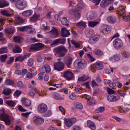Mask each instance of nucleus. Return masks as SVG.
I'll return each instance as SVG.
<instances>
[{
  "label": "nucleus",
  "instance_id": "1",
  "mask_svg": "<svg viewBox=\"0 0 130 130\" xmlns=\"http://www.w3.org/2000/svg\"><path fill=\"white\" fill-rule=\"evenodd\" d=\"M0 119L4 121L7 125H10L11 123V117L8 115L5 114L3 110H0Z\"/></svg>",
  "mask_w": 130,
  "mask_h": 130
},
{
  "label": "nucleus",
  "instance_id": "2",
  "mask_svg": "<svg viewBox=\"0 0 130 130\" xmlns=\"http://www.w3.org/2000/svg\"><path fill=\"white\" fill-rule=\"evenodd\" d=\"M73 65L75 68L79 69H83L87 66L86 62L84 59H76Z\"/></svg>",
  "mask_w": 130,
  "mask_h": 130
},
{
  "label": "nucleus",
  "instance_id": "3",
  "mask_svg": "<svg viewBox=\"0 0 130 130\" xmlns=\"http://www.w3.org/2000/svg\"><path fill=\"white\" fill-rule=\"evenodd\" d=\"M55 51L59 57H62L64 56L68 50L63 46H61L55 49Z\"/></svg>",
  "mask_w": 130,
  "mask_h": 130
},
{
  "label": "nucleus",
  "instance_id": "4",
  "mask_svg": "<svg viewBox=\"0 0 130 130\" xmlns=\"http://www.w3.org/2000/svg\"><path fill=\"white\" fill-rule=\"evenodd\" d=\"M120 99V97L117 94H113L109 95L107 96V100L111 102H116L118 101Z\"/></svg>",
  "mask_w": 130,
  "mask_h": 130
},
{
  "label": "nucleus",
  "instance_id": "5",
  "mask_svg": "<svg viewBox=\"0 0 130 130\" xmlns=\"http://www.w3.org/2000/svg\"><path fill=\"white\" fill-rule=\"evenodd\" d=\"M26 2L23 0H19L15 3L16 7L18 9L22 10L27 6Z\"/></svg>",
  "mask_w": 130,
  "mask_h": 130
},
{
  "label": "nucleus",
  "instance_id": "6",
  "mask_svg": "<svg viewBox=\"0 0 130 130\" xmlns=\"http://www.w3.org/2000/svg\"><path fill=\"white\" fill-rule=\"evenodd\" d=\"M32 120L34 123L38 125H41L44 122V119L43 118L38 116L34 117Z\"/></svg>",
  "mask_w": 130,
  "mask_h": 130
},
{
  "label": "nucleus",
  "instance_id": "7",
  "mask_svg": "<svg viewBox=\"0 0 130 130\" xmlns=\"http://www.w3.org/2000/svg\"><path fill=\"white\" fill-rule=\"evenodd\" d=\"M76 121V119L75 118L65 119L64 122L66 125L69 127L72 125Z\"/></svg>",
  "mask_w": 130,
  "mask_h": 130
},
{
  "label": "nucleus",
  "instance_id": "8",
  "mask_svg": "<svg viewBox=\"0 0 130 130\" xmlns=\"http://www.w3.org/2000/svg\"><path fill=\"white\" fill-rule=\"evenodd\" d=\"M113 45L114 47L116 49H118L122 47L123 45L121 40L119 38L115 39L113 42Z\"/></svg>",
  "mask_w": 130,
  "mask_h": 130
},
{
  "label": "nucleus",
  "instance_id": "9",
  "mask_svg": "<svg viewBox=\"0 0 130 130\" xmlns=\"http://www.w3.org/2000/svg\"><path fill=\"white\" fill-rule=\"evenodd\" d=\"M51 71L50 67L48 65H44L42 67L39 69L40 72L41 73H48L50 72Z\"/></svg>",
  "mask_w": 130,
  "mask_h": 130
},
{
  "label": "nucleus",
  "instance_id": "10",
  "mask_svg": "<svg viewBox=\"0 0 130 130\" xmlns=\"http://www.w3.org/2000/svg\"><path fill=\"white\" fill-rule=\"evenodd\" d=\"M54 69L58 71H62L64 67V64L62 62H59L55 63L54 64Z\"/></svg>",
  "mask_w": 130,
  "mask_h": 130
},
{
  "label": "nucleus",
  "instance_id": "11",
  "mask_svg": "<svg viewBox=\"0 0 130 130\" xmlns=\"http://www.w3.org/2000/svg\"><path fill=\"white\" fill-rule=\"evenodd\" d=\"M68 13L70 15H74L77 19L79 18L80 17L79 11L74 8L69 9Z\"/></svg>",
  "mask_w": 130,
  "mask_h": 130
},
{
  "label": "nucleus",
  "instance_id": "12",
  "mask_svg": "<svg viewBox=\"0 0 130 130\" xmlns=\"http://www.w3.org/2000/svg\"><path fill=\"white\" fill-rule=\"evenodd\" d=\"M47 105L43 103L40 104L38 106V110L40 113H43L47 110Z\"/></svg>",
  "mask_w": 130,
  "mask_h": 130
},
{
  "label": "nucleus",
  "instance_id": "13",
  "mask_svg": "<svg viewBox=\"0 0 130 130\" xmlns=\"http://www.w3.org/2000/svg\"><path fill=\"white\" fill-rule=\"evenodd\" d=\"M64 77L68 80H69L73 78V74L70 71H67L63 73Z\"/></svg>",
  "mask_w": 130,
  "mask_h": 130
},
{
  "label": "nucleus",
  "instance_id": "14",
  "mask_svg": "<svg viewBox=\"0 0 130 130\" xmlns=\"http://www.w3.org/2000/svg\"><path fill=\"white\" fill-rule=\"evenodd\" d=\"M44 45L42 43H38L32 45L30 47V49L33 51H37L38 48H41L44 46Z\"/></svg>",
  "mask_w": 130,
  "mask_h": 130
},
{
  "label": "nucleus",
  "instance_id": "15",
  "mask_svg": "<svg viewBox=\"0 0 130 130\" xmlns=\"http://www.w3.org/2000/svg\"><path fill=\"white\" fill-rule=\"evenodd\" d=\"M72 60L73 59L71 57L68 56L65 58L64 62L67 67L70 68L71 65Z\"/></svg>",
  "mask_w": 130,
  "mask_h": 130
},
{
  "label": "nucleus",
  "instance_id": "16",
  "mask_svg": "<svg viewBox=\"0 0 130 130\" xmlns=\"http://www.w3.org/2000/svg\"><path fill=\"white\" fill-rule=\"evenodd\" d=\"M1 14L6 17H10L13 14V11L12 10L10 11L6 10H1L0 11Z\"/></svg>",
  "mask_w": 130,
  "mask_h": 130
},
{
  "label": "nucleus",
  "instance_id": "17",
  "mask_svg": "<svg viewBox=\"0 0 130 130\" xmlns=\"http://www.w3.org/2000/svg\"><path fill=\"white\" fill-rule=\"evenodd\" d=\"M52 32L51 33V36L53 38H57L58 36V31L56 28L53 27L52 29Z\"/></svg>",
  "mask_w": 130,
  "mask_h": 130
},
{
  "label": "nucleus",
  "instance_id": "18",
  "mask_svg": "<svg viewBox=\"0 0 130 130\" xmlns=\"http://www.w3.org/2000/svg\"><path fill=\"white\" fill-rule=\"evenodd\" d=\"M61 35L63 37H66L70 35V33L69 30L66 29L65 27L61 28Z\"/></svg>",
  "mask_w": 130,
  "mask_h": 130
},
{
  "label": "nucleus",
  "instance_id": "19",
  "mask_svg": "<svg viewBox=\"0 0 130 130\" xmlns=\"http://www.w3.org/2000/svg\"><path fill=\"white\" fill-rule=\"evenodd\" d=\"M21 102L22 104L26 107L29 106L31 104V102L30 100L25 98H22Z\"/></svg>",
  "mask_w": 130,
  "mask_h": 130
},
{
  "label": "nucleus",
  "instance_id": "20",
  "mask_svg": "<svg viewBox=\"0 0 130 130\" xmlns=\"http://www.w3.org/2000/svg\"><path fill=\"white\" fill-rule=\"evenodd\" d=\"M99 36H95L92 37L89 39L88 42L91 44H93L98 41L99 38Z\"/></svg>",
  "mask_w": 130,
  "mask_h": 130
},
{
  "label": "nucleus",
  "instance_id": "21",
  "mask_svg": "<svg viewBox=\"0 0 130 130\" xmlns=\"http://www.w3.org/2000/svg\"><path fill=\"white\" fill-rule=\"evenodd\" d=\"M93 67L95 68L98 70L102 69L103 68V65L102 63L100 62H96L93 65Z\"/></svg>",
  "mask_w": 130,
  "mask_h": 130
},
{
  "label": "nucleus",
  "instance_id": "22",
  "mask_svg": "<svg viewBox=\"0 0 130 130\" xmlns=\"http://www.w3.org/2000/svg\"><path fill=\"white\" fill-rule=\"evenodd\" d=\"M87 124L88 126L92 130H95L96 129V126L92 121L90 120L87 121Z\"/></svg>",
  "mask_w": 130,
  "mask_h": 130
},
{
  "label": "nucleus",
  "instance_id": "23",
  "mask_svg": "<svg viewBox=\"0 0 130 130\" xmlns=\"http://www.w3.org/2000/svg\"><path fill=\"white\" fill-rule=\"evenodd\" d=\"M64 95L63 96H61L58 93L55 92L54 93L53 98L56 100H63L64 99Z\"/></svg>",
  "mask_w": 130,
  "mask_h": 130
},
{
  "label": "nucleus",
  "instance_id": "24",
  "mask_svg": "<svg viewBox=\"0 0 130 130\" xmlns=\"http://www.w3.org/2000/svg\"><path fill=\"white\" fill-rule=\"evenodd\" d=\"M9 5V2L5 0H0V8H3L8 6Z\"/></svg>",
  "mask_w": 130,
  "mask_h": 130
},
{
  "label": "nucleus",
  "instance_id": "25",
  "mask_svg": "<svg viewBox=\"0 0 130 130\" xmlns=\"http://www.w3.org/2000/svg\"><path fill=\"white\" fill-rule=\"evenodd\" d=\"M107 20L108 22L112 24H114L116 21V17L113 16H110L108 17Z\"/></svg>",
  "mask_w": 130,
  "mask_h": 130
},
{
  "label": "nucleus",
  "instance_id": "26",
  "mask_svg": "<svg viewBox=\"0 0 130 130\" xmlns=\"http://www.w3.org/2000/svg\"><path fill=\"white\" fill-rule=\"evenodd\" d=\"M25 20L20 17H18L15 19V23L17 24H20L24 22Z\"/></svg>",
  "mask_w": 130,
  "mask_h": 130
},
{
  "label": "nucleus",
  "instance_id": "27",
  "mask_svg": "<svg viewBox=\"0 0 130 130\" xmlns=\"http://www.w3.org/2000/svg\"><path fill=\"white\" fill-rule=\"evenodd\" d=\"M21 48L17 45H15L12 50L13 52L14 53H19L22 52Z\"/></svg>",
  "mask_w": 130,
  "mask_h": 130
},
{
  "label": "nucleus",
  "instance_id": "28",
  "mask_svg": "<svg viewBox=\"0 0 130 130\" xmlns=\"http://www.w3.org/2000/svg\"><path fill=\"white\" fill-rule=\"evenodd\" d=\"M61 22L62 25L68 26L69 24V20L65 18L64 17L62 18L61 20Z\"/></svg>",
  "mask_w": 130,
  "mask_h": 130
},
{
  "label": "nucleus",
  "instance_id": "29",
  "mask_svg": "<svg viewBox=\"0 0 130 130\" xmlns=\"http://www.w3.org/2000/svg\"><path fill=\"white\" fill-rule=\"evenodd\" d=\"M99 23V22L97 21H88V26L89 27L93 28L95 26Z\"/></svg>",
  "mask_w": 130,
  "mask_h": 130
},
{
  "label": "nucleus",
  "instance_id": "30",
  "mask_svg": "<svg viewBox=\"0 0 130 130\" xmlns=\"http://www.w3.org/2000/svg\"><path fill=\"white\" fill-rule=\"evenodd\" d=\"M13 40L15 42L19 43L23 41V39L22 37L17 36H15L14 37Z\"/></svg>",
  "mask_w": 130,
  "mask_h": 130
},
{
  "label": "nucleus",
  "instance_id": "31",
  "mask_svg": "<svg viewBox=\"0 0 130 130\" xmlns=\"http://www.w3.org/2000/svg\"><path fill=\"white\" fill-rule=\"evenodd\" d=\"M93 53L95 55L99 56L102 55L103 54V53L102 51L98 49H95L94 50Z\"/></svg>",
  "mask_w": 130,
  "mask_h": 130
},
{
  "label": "nucleus",
  "instance_id": "32",
  "mask_svg": "<svg viewBox=\"0 0 130 130\" xmlns=\"http://www.w3.org/2000/svg\"><path fill=\"white\" fill-rule=\"evenodd\" d=\"M103 32L104 33L107 34L110 31V29L106 25H104L103 27Z\"/></svg>",
  "mask_w": 130,
  "mask_h": 130
},
{
  "label": "nucleus",
  "instance_id": "33",
  "mask_svg": "<svg viewBox=\"0 0 130 130\" xmlns=\"http://www.w3.org/2000/svg\"><path fill=\"white\" fill-rule=\"evenodd\" d=\"M32 13V10H29L23 12L22 13V14L24 16L28 17L31 15Z\"/></svg>",
  "mask_w": 130,
  "mask_h": 130
},
{
  "label": "nucleus",
  "instance_id": "34",
  "mask_svg": "<svg viewBox=\"0 0 130 130\" xmlns=\"http://www.w3.org/2000/svg\"><path fill=\"white\" fill-rule=\"evenodd\" d=\"M39 17V15L35 14L30 18V20L33 22H35Z\"/></svg>",
  "mask_w": 130,
  "mask_h": 130
},
{
  "label": "nucleus",
  "instance_id": "35",
  "mask_svg": "<svg viewBox=\"0 0 130 130\" xmlns=\"http://www.w3.org/2000/svg\"><path fill=\"white\" fill-rule=\"evenodd\" d=\"M6 103L11 107H14L15 104V103L11 100L7 101H6Z\"/></svg>",
  "mask_w": 130,
  "mask_h": 130
},
{
  "label": "nucleus",
  "instance_id": "36",
  "mask_svg": "<svg viewBox=\"0 0 130 130\" xmlns=\"http://www.w3.org/2000/svg\"><path fill=\"white\" fill-rule=\"evenodd\" d=\"M8 50L7 47H3L0 48V54L6 53L8 52Z\"/></svg>",
  "mask_w": 130,
  "mask_h": 130
},
{
  "label": "nucleus",
  "instance_id": "37",
  "mask_svg": "<svg viewBox=\"0 0 130 130\" xmlns=\"http://www.w3.org/2000/svg\"><path fill=\"white\" fill-rule=\"evenodd\" d=\"M11 90L9 88H6L4 89L3 91V94L5 95H9L10 93Z\"/></svg>",
  "mask_w": 130,
  "mask_h": 130
},
{
  "label": "nucleus",
  "instance_id": "38",
  "mask_svg": "<svg viewBox=\"0 0 130 130\" xmlns=\"http://www.w3.org/2000/svg\"><path fill=\"white\" fill-rule=\"evenodd\" d=\"M31 27L29 26H25L23 27H19V30L21 31H25L28 29H30Z\"/></svg>",
  "mask_w": 130,
  "mask_h": 130
},
{
  "label": "nucleus",
  "instance_id": "39",
  "mask_svg": "<svg viewBox=\"0 0 130 130\" xmlns=\"http://www.w3.org/2000/svg\"><path fill=\"white\" fill-rule=\"evenodd\" d=\"M6 33L8 34H13L14 32L13 29L10 28H6L5 29Z\"/></svg>",
  "mask_w": 130,
  "mask_h": 130
},
{
  "label": "nucleus",
  "instance_id": "40",
  "mask_svg": "<svg viewBox=\"0 0 130 130\" xmlns=\"http://www.w3.org/2000/svg\"><path fill=\"white\" fill-rule=\"evenodd\" d=\"M104 108L103 107H99L96 109L95 111L96 113L101 112L104 110Z\"/></svg>",
  "mask_w": 130,
  "mask_h": 130
},
{
  "label": "nucleus",
  "instance_id": "41",
  "mask_svg": "<svg viewBox=\"0 0 130 130\" xmlns=\"http://www.w3.org/2000/svg\"><path fill=\"white\" fill-rule=\"evenodd\" d=\"M100 6L102 7H105L108 5L106 0H102L100 4Z\"/></svg>",
  "mask_w": 130,
  "mask_h": 130
},
{
  "label": "nucleus",
  "instance_id": "42",
  "mask_svg": "<svg viewBox=\"0 0 130 130\" xmlns=\"http://www.w3.org/2000/svg\"><path fill=\"white\" fill-rule=\"evenodd\" d=\"M89 78L87 76L84 75L78 78V80L80 81H85L87 80Z\"/></svg>",
  "mask_w": 130,
  "mask_h": 130
},
{
  "label": "nucleus",
  "instance_id": "43",
  "mask_svg": "<svg viewBox=\"0 0 130 130\" xmlns=\"http://www.w3.org/2000/svg\"><path fill=\"white\" fill-rule=\"evenodd\" d=\"M7 56L6 54L1 55L0 56V60L1 61L3 62H4L6 59L7 58Z\"/></svg>",
  "mask_w": 130,
  "mask_h": 130
},
{
  "label": "nucleus",
  "instance_id": "44",
  "mask_svg": "<svg viewBox=\"0 0 130 130\" xmlns=\"http://www.w3.org/2000/svg\"><path fill=\"white\" fill-rule=\"evenodd\" d=\"M84 5V3L83 2H81L78 4L76 6L77 8L78 9V11H79V10L82 9L83 8Z\"/></svg>",
  "mask_w": 130,
  "mask_h": 130
},
{
  "label": "nucleus",
  "instance_id": "45",
  "mask_svg": "<svg viewBox=\"0 0 130 130\" xmlns=\"http://www.w3.org/2000/svg\"><path fill=\"white\" fill-rule=\"evenodd\" d=\"M6 84L8 85H11L14 84L13 81L9 79H6L5 82Z\"/></svg>",
  "mask_w": 130,
  "mask_h": 130
},
{
  "label": "nucleus",
  "instance_id": "46",
  "mask_svg": "<svg viewBox=\"0 0 130 130\" xmlns=\"http://www.w3.org/2000/svg\"><path fill=\"white\" fill-rule=\"evenodd\" d=\"M76 25L77 26H83L84 28L86 27V23L83 21L80 22L76 24Z\"/></svg>",
  "mask_w": 130,
  "mask_h": 130
},
{
  "label": "nucleus",
  "instance_id": "47",
  "mask_svg": "<svg viewBox=\"0 0 130 130\" xmlns=\"http://www.w3.org/2000/svg\"><path fill=\"white\" fill-rule=\"evenodd\" d=\"M59 44H64L66 43V39L64 38H60L58 39Z\"/></svg>",
  "mask_w": 130,
  "mask_h": 130
},
{
  "label": "nucleus",
  "instance_id": "48",
  "mask_svg": "<svg viewBox=\"0 0 130 130\" xmlns=\"http://www.w3.org/2000/svg\"><path fill=\"white\" fill-rule=\"evenodd\" d=\"M123 57L126 58H128L130 56L129 53L128 52L125 51L123 52Z\"/></svg>",
  "mask_w": 130,
  "mask_h": 130
},
{
  "label": "nucleus",
  "instance_id": "49",
  "mask_svg": "<svg viewBox=\"0 0 130 130\" xmlns=\"http://www.w3.org/2000/svg\"><path fill=\"white\" fill-rule=\"evenodd\" d=\"M75 105L76 108L79 109H81L82 108V105L81 103H76L75 104Z\"/></svg>",
  "mask_w": 130,
  "mask_h": 130
},
{
  "label": "nucleus",
  "instance_id": "50",
  "mask_svg": "<svg viewBox=\"0 0 130 130\" xmlns=\"http://www.w3.org/2000/svg\"><path fill=\"white\" fill-rule=\"evenodd\" d=\"M71 42L72 44L74 45L76 48H79L80 47V44L76 43L74 40H71Z\"/></svg>",
  "mask_w": 130,
  "mask_h": 130
},
{
  "label": "nucleus",
  "instance_id": "51",
  "mask_svg": "<svg viewBox=\"0 0 130 130\" xmlns=\"http://www.w3.org/2000/svg\"><path fill=\"white\" fill-rule=\"evenodd\" d=\"M22 93L21 92L20 90H17L14 93V95L15 97H18Z\"/></svg>",
  "mask_w": 130,
  "mask_h": 130
},
{
  "label": "nucleus",
  "instance_id": "52",
  "mask_svg": "<svg viewBox=\"0 0 130 130\" xmlns=\"http://www.w3.org/2000/svg\"><path fill=\"white\" fill-rule=\"evenodd\" d=\"M107 91L108 94H109V95H110V94H115L116 92L115 91L113 90L108 87L107 88Z\"/></svg>",
  "mask_w": 130,
  "mask_h": 130
},
{
  "label": "nucleus",
  "instance_id": "53",
  "mask_svg": "<svg viewBox=\"0 0 130 130\" xmlns=\"http://www.w3.org/2000/svg\"><path fill=\"white\" fill-rule=\"evenodd\" d=\"M33 63L34 60L32 58H31L28 59L27 62V64L28 66H31L33 64Z\"/></svg>",
  "mask_w": 130,
  "mask_h": 130
},
{
  "label": "nucleus",
  "instance_id": "54",
  "mask_svg": "<svg viewBox=\"0 0 130 130\" xmlns=\"http://www.w3.org/2000/svg\"><path fill=\"white\" fill-rule=\"evenodd\" d=\"M24 60L23 56H20L19 57H16L15 59V62H16L18 61H22Z\"/></svg>",
  "mask_w": 130,
  "mask_h": 130
},
{
  "label": "nucleus",
  "instance_id": "55",
  "mask_svg": "<svg viewBox=\"0 0 130 130\" xmlns=\"http://www.w3.org/2000/svg\"><path fill=\"white\" fill-rule=\"evenodd\" d=\"M18 86L20 88H22L24 87V85L21 81L18 82L17 83Z\"/></svg>",
  "mask_w": 130,
  "mask_h": 130
},
{
  "label": "nucleus",
  "instance_id": "56",
  "mask_svg": "<svg viewBox=\"0 0 130 130\" xmlns=\"http://www.w3.org/2000/svg\"><path fill=\"white\" fill-rule=\"evenodd\" d=\"M58 39L55 40L52 42L51 45L52 46L54 45H57L59 44Z\"/></svg>",
  "mask_w": 130,
  "mask_h": 130
},
{
  "label": "nucleus",
  "instance_id": "57",
  "mask_svg": "<svg viewBox=\"0 0 130 130\" xmlns=\"http://www.w3.org/2000/svg\"><path fill=\"white\" fill-rule=\"evenodd\" d=\"M87 56L90 61L92 62L95 60V59L92 57L90 54H87Z\"/></svg>",
  "mask_w": 130,
  "mask_h": 130
},
{
  "label": "nucleus",
  "instance_id": "58",
  "mask_svg": "<svg viewBox=\"0 0 130 130\" xmlns=\"http://www.w3.org/2000/svg\"><path fill=\"white\" fill-rule=\"evenodd\" d=\"M69 7H75V4L74 3L73 1H69Z\"/></svg>",
  "mask_w": 130,
  "mask_h": 130
},
{
  "label": "nucleus",
  "instance_id": "59",
  "mask_svg": "<svg viewBox=\"0 0 130 130\" xmlns=\"http://www.w3.org/2000/svg\"><path fill=\"white\" fill-rule=\"evenodd\" d=\"M80 127L78 125H75L72 127V130H80Z\"/></svg>",
  "mask_w": 130,
  "mask_h": 130
},
{
  "label": "nucleus",
  "instance_id": "60",
  "mask_svg": "<svg viewBox=\"0 0 130 130\" xmlns=\"http://www.w3.org/2000/svg\"><path fill=\"white\" fill-rule=\"evenodd\" d=\"M114 55L115 57V62L117 61H118L120 59V56L119 54H116Z\"/></svg>",
  "mask_w": 130,
  "mask_h": 130
},
{
  "label": "nucleus",
  "instance_id": "61",
  "mask_svg": "<svg viewBox=\"0 0 130 130\" xmlns=\"http://www.w3.org/2000/svg\"><path fill=\"white\" fill-rule=\"evenodd\" d=\"M90 1L95 3V5L96 6L99 5L101 0H90Z\"/></svg>",
  "mask_w": 130,
  "mask_h": 130
},
{
  "label": "nucleus",
  "instance_id": "62",
  "mask_svg": "<svg viewBox=\"0 0 130 130\" xmlns=\"http://www.w3.org/2000/svg\"><path fill=\"white\" fill-rule=\"evenodd\" d=\"M69 99L71 100H74L76 98V96L74 94H72L69 96Z\"/></svg>",
  "mask_w": 130,
  "mask_h": 130
},
{
  "label": "nucleus",
  "instance_id": "63",
  "mask_svg": "<svg viewBox=\"0 0 130 130\" xmlns=\"http://www.w3.org/2000/svg\"><path fill=\"white\" fill-rule=\"evenodd\" d=\"M19 109L21 111H26L27 110L24 109L21 105H19L18 106Z\"/></svg>",
  "mask_w": 130,
  "mask_h": 130
},
{
  "label": "nucleus",
  "instance_id": "64",
  "mask_svg": "<svg viewBox=\"0 0 130 130\" xmlns=\"http://www.w3.org/2000/svg\"><path fill=\"white\" fill-rule=\"evenodd\" d=\"M14 58L13 57H10L9 60L8 61L7 63L8 64H10L14 60Z\"/></svg>",
  "mask_w": 130,
  "mask_h": 130
}]
</instances>
